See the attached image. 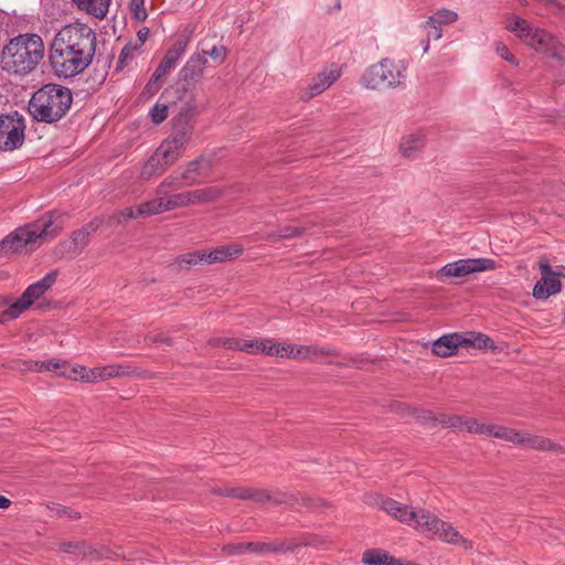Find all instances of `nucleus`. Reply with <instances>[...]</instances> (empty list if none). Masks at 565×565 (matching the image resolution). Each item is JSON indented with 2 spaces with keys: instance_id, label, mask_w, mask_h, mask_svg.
Returning a JSON list of instances; mask_svg holds the SVG:
<instances>
[{
  "instance_id": "nucleus-64",
  "label": "nucleus",
  "mask_w": 565,
  "mask_h": 565,
  "mask_svg": "<svg viewBox=\"0 0 565 565\" xmlns=\"http://www.w3.org/2000/svg\"><path fill=\"white\" fill-rule=\"evenodd\" d=\"M563 118H564V126H565V115L563 116Z\"/></svg>"
},
{
  "instance_id": "nucleus-12",
  "label": "nucleus",
  "mask_w": 565,
  "mask_h": 565,
  "mask_svg": "<svg viewBox=\"0 0 565 565\" xmlns=\"http://www.w3.org/2000/svg\"><path fill=\"white\" fill-rule=\"evenodd\" d=\"M495 262L490 258H466L448 263L437 271L439 280L443 278H462L473 273L493 270Z\"/></svg>"
},
{
  "instance_id": "nucleus-43",
  "label": "nucleus",
  "mask_w": 565,
  "mask_h": 565,
  "mask_svg": "<svg viewBox=\"0 0 565 565\" xmlns=\"http://www.w3.org/2000/svg\"><path fill=\"white\" fill-rule=\"evenodd\" d=\"M138 49V45H131V44H127L122 47L120 54H119V57H118V62H117V70H121L129 60H132L134 57V52Z\"/></svg>"
},
{
  "instance_id": "nucleus-25",
  "label": "nucleus",
  "mask_w": 565,
  "mask_h": 565,
  "mask_svg": "<svg viewBox=\"0 0 565 565\" xmlns=\"http://www.w3.org/2000/svg\"><path fill=\"white\" fill-rule=\"evenodd\" d=\"M206 63L207 58L204 55H192L181 71L183 79L186 82L198 81L203 75Z\"/></svg>"
},
{
  "instance_id": "nucleus-18",
  "label": "nucleus",
  "mask_w": 565,
  "mask_h": 565,
  "mask_svg": "<svg viewBox=\"0 0 565 565\" xmlns=\"http://www.w3.org/2000/svg\"><path fill=\"white\" fill-rule=\"evenodd\" d=\"M60 550L66 554L72 555L74 558L87 557L90 561H98L103 557H108L105 551H98L87 545L85 542H63L60 544Z\"/></svg>"
},
{
  "instance_id": "nucleus-53",
  "label": "nucleus",
  "mask_w": 565,
  "mask_h": 565,
  "mask_svg": "<svg viewBox=\"0 0 565 565\" xmlns=\"http://www.w3.org/2000/svg\"><path fill=\"white\" fill-rule=\"evenodd\" d=\"M146 341L148 343H158V344H164V345H171L172 344L170 338L164 335L163 333L148 335L146 338Z\"/></svg>"
},
{
  "instance_id": "nucleus-51",
  "label": "nucleus",
  "mask_w": 565,
  "mask_h": 565,
  "mask_svg": "<svg viewBox=\"0 0 565 565\" xmlns=\"http://www.w3.org/2000/svg\"><path fill=\"white\" fill-rule=\"evenodd\" d=\"M82 380L86 382H96V381H103V375L100 372V367H94L88 370L85 373V375H82Z\"/></svg>"
},
{
  "instance_id": "nucleus-56",
  "label": "nucleus",
  "mask_w": 565,
  "mask_h": 565,
  "mask_svg": "<svg viewBox=\"0 0 565 565\" xmlns=\"http://www.w3.org/2000/svg\"><path fill=\"white\" fill-rule=\"evenodd\" d=\"M159 82L160 79H154V73L152 74L151 78L149 79V82L147 83L146 87H145V93H149L150 95H153L158 92L159 89Z\"/></svg>"
},
{
  "instance_id": "nucleus-24",
  "label": "nucleus",
  "mask_w": 565,
  "mask_h": 565,
  "mask_svg": "<svg viewBox=\"0 0 565 565\" xmlns=\"http://www.w3.org/2000/svg\"><path fill=\"white\" fill-rule=\"evenodd\" d=\"M218 343L230 350H238L248 354H258L259 348L263 345L262 339H238L224 338Z\"/></svg>"
},
{
  "instance_id": "nucleus-45",
  "label": "nucleus",
  "mask_w": 565,
  "mask_h": 565,
  "mask_svg": "<svg viewBox=\"0 0 565 565\" xmlns=\"http://www.w3.org/2000/svg\"><path fill=\"white\" fill-rule=\"evenodd\" d=\"M247 546L248 543L227 544L223 546L222 551L228 556L242 555L244 553L249 552V548H247Z\"/></svg>"
},
{
  "instance_id": "nucleus-21",
  "label": "nucleus",
  "mask_w": 565,
  "mask_h": 565,
  "mask_svg": "<svg viewBox=\"0 0 565 565\" xmlns=\"http://www.w3.org/2000/svg\"><path fill=\"white\" fill-rule=\"evenodd\" d=\"M210 167V160L200 157L184 166L180 172V178L185 185H193L201 182L203 170Z\"/></svg>"
},
{
  "instance_id": "nucleus-32",
  "label": "nucleus",
  "mask_w": 565,
  "mask_h": 565,
  "mask_svg": "<svg viewBox=\"0 0 565 565\" xmlns=\"http://www.w3.org/2000/svg\"><path fill=\"white\" fill-rule=\"evenodd\" d=\"M462 347H471L475 349H487L493 347V341L486 334L482 333H468L461 334Z\"/></svg>"
},
{
  "instance_id": "nucleus-23",
  "label": "nucleus",
  "mask_w": 565,
  "mask_h": 565,
  "mask_svg": "<svg viewBox=\"0 0 565 565\" xmlns=\"http://www.w3.org/2000/svg\"><path fill=\"white\" fill-rule=\"evenodd\" d=\"M299 544L292 542H249L247 548L250 553L269 554V553H284L294 552L298 548Z\"/></svg>"
},
{
  "instance_id": "nucleus-16",
  "label": "nucleus",
  "mask_w": 565,
  "mask_h": 565,
  "mask_svg": "<svg viewBox=\"0 0 565 565\" xmlns=\"http://www.w3.org/2000/svg\"><path fill=\"white\" fill-rule=\"evenodd\" d=\"M380 508L392 518L417 529V521L424 509H412L390 498H381Z\"/></svg>"
},
{
  "instance_id": "nucleus-6",
  "label": "nucleus",
  "mask_w": 565,
  "mask_h": 565,
  "mask_svg": "<svg viewBox=\"0 0 565 565\" xmlns=\"http://www.w3.org/2000/svg\"><path fill=\"white\" fill-rule=\"evenodd\" d=\"M407 65L403 61L383 58L371 65L362 76V84L370 89H388L403 86Z\"/></svg>"
},
{
  "instance_id": "nucleus-57",
  "label": "nucleus",
  "mask_w": 565,
  "mask_h": 565,
  "mask_svg": "<svg viewBox=\"0 0 565 565\" xmlns=\"http://www.w3.org/2000/svg\"><path fill=\"white\" fill-rule=\"evenodd\" d=\"M86 372H87V369L85 366H77V367H73L71 370V374H67V376L73 380H77V379H82V375H85Z\"/></svg>"
},
{
  "instance_id": "nucleus-55",
  "label": "nucleus",
  "mask_w": 565,
  "mask_h": 565,
  "mask_svg": "<svg viewBox=\"0 0 565 565\" xmlns=\"http://www.w3.org/2000/svg\"><path fill=\"white\" fill-rule=\"evenodd\" d=\"M465 420H467V417L456 416V417L449 418L446 424L449 427H454V428H457L459 430H465V428H466Z\"/></svg>"
},
{
  "instance_id": "nucleus-8",
  "label": "nucleus",
  "mask_w": 565,
  "mask_h": 565,
  "mask_svg": "<svg viewBox=\"0 0 565 565\" xmlns=\"http://www.w3.org/2000/svg\"><path fill=\"white\" fill-rule=\"evenodd\" d=\"M417 530L445 543L458 545L463 550H472L473 547L472 542L463 537L450 523L438 519L426 510L417 521Z\"/></svg>"
},
{
  "instance_id": "nucleus-31",
  "label": "nucleus",
  "mask_w": 565,
  "mask_h": 565,
  "mask_svg": "<svg viewBox=\"0 0 565 565\" xmlns=\"http://www.w3.org/2000/svg\"><path fill=\"white\" fill-rule=\"evenodd\" d=\"M168 168L163 166L160 159L153 153L141 168L140 178L149 180L162 174Z\"/></svg>"
},
{
  "instance_id": "nucleus-14",
  "label": "nucleus",
  "mask_w": 565,
  "mask_h": 565,
  "mask_svg": "<svg viewBox=\"0 0 565 565\" xmlns=\"http://www.w3.org/2000/svg\"><path fill=\"white\" fill-rule=\"evenodd\" d=\"M539 268L542 277L534 285L532 295L536 299L545 300L561 291L562 284L559 277H562V274H559L558 266L556 269H553L546 259L539 262Z\"/></svg>"
},
{
  "instance_id": "nucleus-60",
  "label": "nucleus",
  "mask_w": 565,
  "mask_h": 565,
  "mask_svg": "<svg viewBox=\"0 0 565 565\" xmlns=\"http://www.w3.org/2000/svg\"><path fill=\"white\" fill-rule=\"evenodd\" d=\"M64 516H66V518H68L71 520H76V519L79 518V514L77 512L68 510V513L64 514Z\"/></svg>"
},
{
  "instance_id": "nucleus-48",
  "label": "nucleus",
  "mask_w": 565,
  "mask_h": 565,
  "mask_svg": "<svg viewBox=\"0 0 565 565\" xmlns=\"http://www.w3.org/2000/svg\"><path fill=\"white\" fill-rule=\"evenodd\" d=\"M145 0H131L130 8L134 12V17L139 20L143 21L147 18V11L145 9Z\"/></svg>"
},
{
  "instance_id": "nucleus-50",
  "label": "nucleus",
  "mask_w": 565,
  "mask_h": 565,
  "mask_svg": "<svg viewBox=\"0 0 565 565\" xmlns=\"http://www.w3.org/2000/svg\"><path fill=\"white\" fill-rule=\"evenodd\" d=\"M100 372L103 375V381L107 380V379L116 377V376H119L120 374H122L121 367L118 365H109L106 367H100Z\"/></svg>"
},
{
  "instance_id": "nucleus-13",
  "label": "nucleus",
  "mask_w": 565,
  "mask_h": 565,
  "mask_svg": "<svg viewBox=\"0 0 565 565\" xmlns=\"http://www.w3.org/2000/svg\"><path fill=\"white\" fill-rule=\"evenodd\" d=\"M244 500H253L258 503L287 504L296 510L311 509L315 504L310 498L297 497L290 493H271L267 490L245 488Z\"/></svg>"
},
{
  "instance_id": "nucleus-4",
  "label": "nucleus",
  "mask_w": 565,
  "mask_h": 565,
  "mask_svg": "<svg viewBox=\"0 0 565 565\" xmlns=\"http://www.w3.org/2000/svg\"><path fill=\"white\" fill-rule=\"evenodd\" d=\"M73 95L70 88L58 84H46L39 88L29 100L28 110L33 119L53 124L70 110Z\"/></svg>"
},
{
  "instance_id": "nucleus-47",
  "label": "nucleus",
  "mask_w": 565,
  "mask_h": 565,
  "mask_svg": "<svg viewBox=\"0 0 565 565\" xmlns=\"http://www.w3.org/2000/svg\"><path fill=\"white\" fill-rule=\"evenodd\" d=\"M205 57L210 56L214 61L222 63L226 57V49L224 46H212L210 50L203 51V54Z\"/></svg>"
},
{
  "instance_id": "nucleus-22",
  "label": "nucleus",
  "mask_w": 565,
  "mask_h": 565,
  "mask_svg": "<svg viewBox=\"0 0 565 565\" xmlns=\"http://www.w3.org/2000/svg\"><path fill=\"white\" fill-rule=\"evenodd\" d=\"M460 333H449L440 337L433 343V353L447 358L456 354L459 347H462Z\"/></svg>"
},
{
  "instance_id": "nucleus-9",
  "label": "nucleus",
  "mask_w": 565,
  "mask_h": 565,
  "mask_svg": "<svg viewBox=\"0 0 565 565\" xmlns=\"http://www.w3.org/2000/svg\"><path fill=\"white\" fill-rule=\"evenodd\" d=\"M491 437L502 439L525 449L563 452V447L553 440L499 425H491Z\"/></svg>"
},
{
  "instance_id": "nucleus-38",
  "label": "nucleus",
  "mask_w": 565,
  "mask_h": 565,
  "mask_svg": "<svg viewBox=\"0 0 565 565\" xmlns=\"http://www.w3.org/2000/svg\"><path fill=\"white\" fill-rule=\"evenodd\" d=\"M164 207L168 211L175 210L178 207H184L190 205L189 192L184 191L177 194H168L164 196Z\"/></svg>"
},
{
  "instance_id": "nucleus-40",
  "label": "nucleus",
  "mask_w": 565,
  "mask_h": 565,
  "mask_svg": "<svg viewBox=\"0 0 565 565\" xmlns=\"http://www.w3.org/2000/svg\"><path fill=\"white\" fill-rule=\"evenodd\" d=\"M465 424H466L465 430H467L469 433L486 435V436H489L491 433L492 424L479 423L477 419L470 418V417H467V420H465Z\"/></svg>"
},
{
  "instance_id": "nucleus-29",
  "label": "nucleus",
  "mask_w": 565,
  "mask_h": 565,
  "mask_svg": "<svg viewBox=\"0 0 565 565\" xmlns=\"http://www.w3.org/2000/svg\"><path fill=\"white\" fill-rule=\"evenodd\" d=\"M188 192L190 205L210 203L216 201L223 194L222 189L215 185L203 189H195Z\"/></svg>"
},
{
  "instance_id": "nucleus-33",
  "label": "nucleus",
  "mask_w": 565,
  "mask_h": 565,
  "mask_svg": "<svg viewBox=\"0 0 565 565\" xmlns=\"http://www.w3.org/2000/svg\"><path fill=\"white\" fill-rule=\"evenodd\" d=\"M185 184L180 178V173H172L167 177L156 189L157 195L167 196L172 191L179 190Z\"/></svg>"
},
{
  "instance_id": "nucleus-62",
  "label": "nucleus",
  "mask_w": 565,
  "mask_h": 565,
  "mask_svg": "<svg viewBox=\"0 0 565 565\" xmlns=\"http://www.w3.org/2000/svg\"><path fill=\"white\" fill-rule=\"evenodd\" d=\"M559 268V274H562V277L565 278V266H558Z\"/></svg>"
},
{
  "instance_id": "nucleus-36",
  "label": "nucleus",
  "mask_w": 565,
  "mask_h": 565,
  "mask_svg": "<svg viewBox=\"0 0 565 565\" xmlns=\"http://www.w3.org/2000/svg\"><path fill=\"white\" fill-rule=\"evenodd\" d=\"M64 363L60 360H47V361H23V366L28 371L43 372V371H57Z\"/></svg>"
},
{
  "instance_id": "nucleus-20",
  "label": "nucleus",
  "mask_w": 565,
  "mask_h": 565,
  "mask_svg": "<svg viewBox=\"0 0 565 565\" xmlns=\"http://www.w3.org/2000/svg\"><path fill=\"white\" fill-rule=\"evenodd\" d=\"M287 358L302 360V361H316L320 358L327 356L331 353V350L317 344L312 345H291L287 344Z\"/></svg>"
},
{
  "instance_id": "nucleus-37",
  "label": "nucleus",
  "mask_w": 565,
  "mask_h": 565,
  "mask_svg": "<svg viewBox=\"0 0 565 565\" xmlns=\"http://www.w3.org/2000/svg\"><path fill=\"white\" fill-rule=\"evenodd\" d=\"M175 263L181 269L190 268L191 266L205 263V250L203 249L180 255L175 259Z\"/></svg>"
},
{
  "instance_id": "nucleus-44",
  "label": "nucleus",
  "mask_w": 565,
  "mask_h": 565,
  "mask_svg": "<svg viewBox=\"0 0 565 565\" xmlns=\"http://www.w3.org/2000/svg\"><path fill=\"white\" fill-rule=\"evenodd\" d=\"M213 493L228 498L243 499L246 494L245 488H218L214 489Z\"/></svg>"
},
{
  "instance_id": "nucleus-49",
  "label": "nucleus",
  "mask_w": 565,
  "mask_h": 565,
  "mask_svg": "<svg viewBox=\"0 0 565 565\" xmlns=\"http://www.w3.org/2000/svg\"><path fill=\"white\" fill-rule=\"evenodd\" d=\"M424 29L427 31L428 36H431L434 40H439L443 36V30L439 23H429V19L425 21L423 24Z\"/></svg>"
},
{
  "instance_id": "nucleus-42",
  "label": "nucleus",
  "mask_w": 565,
  "mask_h": 565,
  "mask_svg": "<svg viewBox=\"0 0 565 565\" xmlns=\"http://www.w3.org/2000/svg\"><path fill=\"white\" fill-rule=\"evenodd\" d=\"M138 217H141V215H137V209L128 206V207H125L124 210L115 213L110 217V221L119 224V223L126 222L130 218H138Z\"/></svg>"
},
{
  "instance_id": "nucleus-11",
  "label": "nucleus",
  "mask_w": 565,
  "mask_h": 565,
  "mask_svg": "<svg viewBox=\"0 0 565 565\" xmlns=\"http://www.w3.org/2000/svg\"><path fill=\"white\" fill-rule=\"evenodd\" d=\"M25 122L18 111L0 116V150L12 151L24 141Z\"/></svg>"
},
{
  "instance_id": "nucleus-17",
  "label": "nucleus",
  "mask_w": 565,
  "mask_h": 565,
  "mask_svg": "<svg viewBox=\"0 0 565 565\" xmlns=\"http://www.w3.org/2000/svg\"><path fill=\"white\" fill-rule=\"evenodd\" d=\"M340 76L341 72L338 67L323 70L312 78L307 90L301 94V99L309 100L310 98L321 94L335 83Z\"/></svg>"
},
{
  "instance_id": "nucleus-27",
  "label": "nucleus",
  "mask_w": 565,
  "mask_h": 565,
  "mask_svg": "<svg viewBox=\"0 0 565 565\" xmlns=\"http://www.w3.org/2000/svg\"><path fill=\"white\" fill-rule=\"evenodd\" d=\"M425 146V135L422 131L405 136L399 146L402 154L406 158H414Z\"/></svg>"
},
{
  "instance_id": "nucleus-46",
  "label": "nucleus",
  "mask_w": 565,
  "mask_h": 565,
  "mask_svg": "<svg viewBox=\"0 0 565 565\" xmlns=\"http://www.w3.org/2000/svg\"><path fill=\"white\" fill-rule=\"evenodd\" d=\"M495 52L507 62L518 65V58L509 51L508 46L502 42L495 43Z\"/></svg>"
},
{
  "instance_id": "nucleus-1",
  "label": "nucleus",
  "mask_w": 565,
  "mask_h": 565,
  "mask_svg": "<svg viewBox=\"0 0 565 565\" xmlns=\"http://www.w3.org/2000/svg\"><path fill=\"white\" fill-rule=\"evenodd\" d=\"M96 33L85 23L63 26L54 36L50 49V63L60 78L74 77L93 62Z\"/></svg>"
},
{
  "instance_id": "nucleus-41",
  "label": "nucleus",
  "mask_w": 565,
  "mask_h": 565,
  "mask_svg": "<svg viewBox=\"0 0 565 565\" xmlns=\"http://www.w3.org/2000/svg\"><path fill=\"white\" fill-rule=\"evenodd\" d=\"M168 115H169L168 105L160 103V102L156 103L149 111L151 121L156 125H159L162 121H164L167 119Z\"/></svg>"
},
{
  "instance_id": "nucleus-59",
  "label": "nucleus",
  "mask_w": 565,
  "mask_h": 565,
  "mask_svg": "<svg viewBox=\"0 0 565 565\" xmlns=\"http://www.w3.org/2000/svg\"><path fill=\"white\" fill-rule=\"evenodd\" d=\"M11 505V501L4 495L0 494V509H8Z\"/></svg>"
},
{
  "instance_id": "nucleus-52",
  "label": "nucleus",
  "mask_w": 565,
  "mask_h": 565,
  "mask_svg": "<svg viewBox=\"0 0 565 565\" xmlns=\"http://www.w3.org/2000/svg\"><path fill=\"white\" fill-rule=\"evenodd\" d=\"M291 542L294 544H299L298 547H300V546L319 547L322 544V540H320L318 536H313V535L303 537L301 542H295V541H291Z\"/></svg>"
},
{
  "instance_id": "nucleus-34",
  "label": "nucleus",
  "mask_w": 565,
  "mask_h": 565,
  "mask_svg": "<svg viewBox=\"0 0 565 565\" xmlns=\"http://www.w3.org/2000/svg\"><path fill=\"white\" fill-rule=\"evenodd\" d=\"M305 232V227L288 225L280 227L278 231L268 233L266 238L271 242H277L280 239L294 238L300 236Z\"/></svg>"
},
{
  "instance_id": "nucleus-5",
  "label": "nucleus",
  "mask_w": 565,
  "mask_h": 565,
  "mask_svg": "<svg viewBox=\"0 0 565 565\" xmlns=\"http://www.w3.org/2000/svg\"><path fill=\"white\" fill-rule=\"evenodd\" d=\"M191 114L180 113L173 118L171 135L153 152L167 168L174 164L184 153L192 136Z\"/></svg>"
},
{
  "instance_id": "nucleus-35",
  "label": "nucleus",
  "mask_w": 565,
  "mask_h": 565,
  "mask_svg": "<svg viewBox=\"0 0 565 565\" xmlns=\"http://www.w3.org/2000/svg\"><path fill=\"white\" fill-rule=\"evenodd\" d=\"M263 345L259 348V353L270 356L287 358V344L275 342L273 339H262Z\"/></svg>"
},
{
  "instance_id": "nucleus-39",
  "label": "nucleus",
  "mask_w": 565,
  "mask_h": 565,
  "mask_svg": "<svg viewBox=\"0 0 565 565\" xmlns=\"http://www.w3.org/2000/svg\"><path fill=\"white\" fill-rule=\"evenodd\" d=\"M458 20L457 12L449 9L437 10L433 15L429 17V23L451 24Z\"/></svg>"
},
{
  "instance_id": "nucleus-58",
  "label": "nucleus",
  "mask_w": 565,
  "mask_h": 565,
  "mask_svg": "<svg viewBox=\"0 0 565 565\" xmlns=\"http://www.w3.org/2000/svg\"><path fill=\"white\" fill-rule=\"evenodd\" d=\"M148 36H149V29L148 28L140 29L137 32V38H138V41H139V43L137 45L141 46L147 41Z\"/></svg>"
},
{
  "instance_id": "nucleus-2",
  "label": "nucleus",
  "mask_w": 565,
  "mask_h": 565,
  "mask_svg": "<svg viewBox=\"0 0 565 565\" xmlns=\"http://www.w3.org/2000/svg\"><path fill=\"white\" fill-rule=\"evenodd\" d=\"M62 214L49 212L35 222L15 230L0 241V256L31 253L44 242L53 239L63 228Z\"/></svg>"
},
{
  "instance_id": "nucleus-10",
  "label": "nucleus",
  "mask_w": 565,
  "mask_h": 565,
  "mask_svg": "<svg viewBox=\"0 0 565 565\" xmlns=\"http://www.w3.org/2000/svg\"><path fill=\"white\" fill-rule=\"evenodd\" d=\"M56 278L57 271L52 270L39 281L31 284L19 299L11 303L8 309L0 312V323L17 319L55 284Z\"/></svg>"
},
{
  "instance_id": "nucleus-61",
  "label": "nucleus",
  "mask_w": 565,
  "mask_h": 565,
  "mask_svg": "<svg viewBox=\"0 0 565 565\" xmlns=\"http://www.w3.org/2000/svg\"><path fill=\"white\" fill-rule=\"evenodd\" d=\"M10 302V299L4 296H0V308L8 305Z\"/></svg>"
},
{
  "instance_id": "nucleus-7",
  "label": "nucleus",
  "mask_w": 565,
  "mask_h": 565,
  "mask_svg": "<svg viewBox=\"0 0 565 565\" xmlns=\"http://www.w3.org/2000/svg\"><path fill=\"white\" fill-rule=\"evenodd\" d=\"M505 28L536 52L550 54L551 56L558 54L559 43L552 34L543 29L533 28L519 15L513 14L509 17Z\"/></svg>"
},
{
  "instance_id": "nucleus-28",
  "label": "nucleus",
  "mask_w": 565,
  "mask_h": 565,
  "mask_svg": "<svg viewBox=\"0 0 565 565\" xmlns=\"http://www.w3.org/2000/svg\"><path fill=\"white\" fill-rule=\"evenodd\" d=\"M76 7L86 13L97 18L104 19L108 13V8L111 0H72Z\"/></svg>"
},
{
  "instance_id": "nucleus-63",
  "label": "nucleus",
  "mask_w": 565,
  "mask_h": 565,
  "mask_svg": "<svg viewBox=\"0 0 565 565\" xmlns=\"http://www.w3.org/2000/svg\"><path fill=\"white\" fill-rule=\"evenodd\" d=\"M428 49H429V43H428V42H426V44L424 45V52H427V51H428Z\"/></svg>"
},
{
  "instance_id": "nucleus-54",
  "label": "nucleus",
  "mask_w": 565,
  "mask_h": 565,
  "mask_svg": "<svg viewBox=\"0 0 565 565\" xmlns=\"http://www.w3.org/2000/svg\"><path fill=\"white\" fill-rule=\"evenodd\" d=\"M47 510L50 511V514L52 516H64V514L68 513V509L66 507H63L58 503H50L46 505Z\"/></svg>"
},
{
  "instance_id": "nucleus-15",
  "label": "nucleus",
  "mask_w": 565,
  "mask_h": 565,
  "mask_svg": "<svg viewBox=\"0 0 565 565\" xmlns=\"http://www.w3.org/2000/svg\"><path fill=\"white\" fill-rule=\"evenodd\" d=\"M100 224L102 221L99 218H94L82 228L74 231L70 239L60 243V253L70 257L81 254Z\"/></svg>"
},
{
  "instance_id": "nucleus-19",
  "label": "nucleus",
  "mask_w": 565,
  "mask_h": 565,
  "mask_svg": "<svg viewBox=\"0 0 565 565\" xmlns=\"http://www.w3.org/2000/svg\"><path fill=\"white\" fill-rule=\"evenodd\" d=\"M185 42L177 41L173 46L168 50L154 71V79H161L175 67L178 60L183 55L185 51Z\"/></svg>"
},
{
  "instance_id": "nucleus-30",
  "label": "nucleus",
  "mask_w": 565,
  "mask_h": 565,
  "mask_svg": "<svg viewBox=\"0 0 565 565\" xmlns=\"http://www.w3.org/2000/svg\"><path fill=\"white\" fill-rule=\"evenodd\" d=\"M164 205H166L164 196L157 195V198L140 204L137 207V215H141V217H146V216L156 215V214L167 212V209L164 207Z\"/></svg>"
},
{
  "instance_id": "nucleus-3",
  "label": "nucleus",
  "mask_w": 565,
  "mask_h": 565,
  "mask_svg": "<svg viewBox=\"0 0 565 565\" xmlns=\"http://www.w3.org/2000/svg\"><path fill=\"white\" fill-rule=\"evenodd\" d=\"M45 46L35 33L19 34L11 39L1 51V67L13 75L32 73L44 57Z\"/></svg>"
},
{
  "instance_id": "nucleus-26",
  "label": "nucleus",
  "mask_w": 565,
  "mask_h": 565,
  "mask_svg": "<svg viewBox=\"0 0 565 565\" xmlns=\"http://www.w3.org/2000/svg\"><path fill=\"white\" fill-rule=\"evenodd\" d=\"M243 248L239 245L220 246L213 250H205V263L215 264L233 259L241 255Z\"/></svg>"
}]
</instances>
